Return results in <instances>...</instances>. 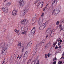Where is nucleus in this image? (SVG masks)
I'll use <instances>...</instances> for the list:
<instances>
[{"label":"nucleus","instance_id":"nucleus-22","mask_svg":"<svg viewBox=\"0 0 64 64\" xmlns=\"http://www.w3.org/2000/svg\"><path fill=\"white\" fill-rule=\"evenodd\" d=\"M37 49L36 48H35L34 49V53H36V52H37Z\"/></svg>","mask_w":64,"mask_h":64},{"label":"nucleus","instance_id":"nucleus-14","mask_svg":"<svg viewBox=\"0 0 64 64\" xmlns=\"http://www.w3.org/2000/svg\"><path fill=\"white\" fill-rule=\"evenodd\" d=\"M50 42L47 44L45 46V48H48L49 46H50Z\"/></svg>","mask_w":64,"mask_h":64},{"label":"nucleus","instance_id":"nucleus-50","mask_svg":"<svg viewBox=\"0 0 64 64\" xmlns=\"http://www.w3.org/2000/svg\"><path fill=\"white\" fill-rule=\"evenodd\" d=\"M7 0H4V2H5V1H7Z\"/></svg>","mask_w":64,"mask_h":64},{"label":"nucleus","instance_id":"nucleus-59","mask_svg":"<svg viewBox=\"0 0 64 64\" xmlns=\"http://www.w3.org/2000/svg\"><path fill=\"white\" fill-rule=\"evenodd\" d=\"M51 34H52V32H50V35H51Z\"/></svg>","mask_w":64,"mask_h":64},{"label":"nucleus","instance_id":"nucleus-7","mask_svg":"<svg viewBox=\"0 0 64 64\" xmlns=\"http://www.w3.org/2000/svg\"><path fill=\"white\" fill-rule=\"evenodd\" d=\"M3 11L5 13H7L8 12V8L6 7H4L2 8Z\"/></svg>","mask_w":64,"mask_h":64},{"label":"nucleus","instance_id":"nucleus-11","mask_svg":"<svg viewBox=\"0 0 64 64\" xmlns=\"http://www.w3.org/2000/svg\"><path fill=\"white\" fill-rule=\"evenodd\" d=\"M12 15L14 16H15L17 14V11L16 10H14L12 13Z\"/></svg>","mask_w":64,"mask_h":64},{"label":"nucleus","instance_id":"nucleus-24","mask_svg":"<svg viewBox=\"0 0 64 64\" xmlns=\"http://www.w3.org/2000/svg\"><path fill=\"white\" fill-rule=\"evenodd\" d=\"M44 28L43 27L41 26L40 27L39 29L40 30H43Z\"/></svg>","mask_w":64,"mask_h":64},{"label":"nucleus","instance_id":"nucleus-44","mask_svg":"<svg viewBox=\"0 0 64 64\" xmlns=\"http://www.w3.org/2000/svg\"><path fill=\"white\" fill-rule=\"evenodd\" d=\"M24 48H23L22 50V52H23V51H24Z\"/></svg>","mask_w":64,"mask_h":64},{"label":"nucleus","instance_id":"nucleus-48","mask_svg":"<svg viewBox=\"0 0 64 64\" xmlns=\"http://www.w3.org/2000/svg\"><path fill=\"white\" fill-rule=\"evenodd\" d=\"M57 41H58V42H59V41H60V40H59V39H58L57 40Z\"/></svg>","mask_w":64,"mask_h":64},{"label":"nucleus","instance_id":"nucleus-52","mask_svg":"<svg viewBox=\"0 0 64 64\" xmlns=\"http://www.w3.org/2000/svg\"><path fill=\"white\" fill-rule=\"evenodd\" d=\"M4 63H5L4 62H3L2 63V64H4Z\"/></svg>","mask_w":64,"mask_h":64},{"label":"nucleus","instance_id":"nucleus-53","mask_svg":"<svg viewBox=\"0 0 64 64\" xmlns=\"http://www.w3.org/2000/svg\"><path fill=\"white\" fill-rule=\"evenodd\" d=\"M61 26H62L61 24L60 25V27H61Z\"/></svg>","mask_w":64,"mask_h":64},{"label":"nucleus","instance_id":"nucleus-45","mask_svg":"<svg viewBox=\"0 0 64 64\" xmlns=\"http://www.w3.org/2000/svg\"><path fill=\"white\" fill-rule=\"evenodd\" d=\"M56 44L55 43H54L53 44V45H56Z\"/></svg>","mask_w":64,"mask_h":64},{"label":"nucleus","instance_id":"nucleus-19","mask_svg":"<svg viewBox=\"0 0 64 64\" xmlns=\"http://www.w3.org/2000/svg\"><path fill=\"white\" fill-rule=\"evenodd\" d=\"M3 62H4V64H6L8 62V60L7 59H5Z\"/></svg>","mask_w":64,"mask_h":64},{"label":"nucleus","instance_id":"nucleus-25","mask_svg":"<svg viewBox=\"0 0 64 64\" xmlns=\"http://www.w3.org/2000/svg\"><path fill=\"white\" fill-rule=\"evenodd\" d=\"M46 39H44L42 41V43H45L46 42Z\"/></svg>","mask_w":64,"mask_h":64},{"label":"nucleus","instance_id":"nucleus-46","mask_svg":"<svg viewBox=\"0 0 64 64\" xmlns=\"http://www.w3.org/2000/svg\"><path fill=\"white\" fill-rule=\"evenodd\" d=\"M62 58L63 59H64V57H62L60 58V59H62Z\"/></svg>","mask_w":64,"mask_h":64},{"label":"nucleus","instance_id":"nucleus-18","mask_svg":"<svg viewBox=\"0 0 64 64\" xmlns=\"http://www.w3.org/2000/svg\"><path fill=\"white\" fill-rule=\"evenodd\" d=\"M56 4L52 3V8H54V7H56Z\"/></svg>","mask_w":64,"mask_h":64},{"label":"nucleus","instance_id":"nucleus-10","mask_svg":"<svg viewBox=\"0 0 64 64\" xmlns=\"http://www.w3.org/2000/svg\"><path fill=\"white\" fill-rule=\"evenodd\" d=\"M28 10L27 9H26L24 10L22 12L23 13V14L22 15V16H23L25 14H26L28 12Z\"/></svg>","mask_w":64,"mask_h":64},{"label":"nucleus","instance_id":"nucleus-20","mask_svg":"<svg viewBox=\"0 0 64 64\" xmlns=\"http://www.w3.org/2000/svg\"><path fill=\"white\" fill-rule=\"evenodd\" d=\"M45 55L46 58H47V56L48 58L49 57V55H50L49 53H48V54H45Z\"/></svg>","mask_w":64,"mask_h":64},{"label":"nucleus","instance_id":"nucleus-35","mask_svg":"<svg viewBox=\"0 0 64 64\" xmlns=\"http://www.w3.org/2000/svg\"><path fill=\"white\" fill-rule=\"evenodd\" d=\"M36 19H37V18L36 17L34 18H33V20H36Z\"/></svg>","mask_w":64,"mask_h":64},{"label":"nucleus","instance_id":"nucleus-58","mask_svg":"<svg viewBox=\"0 0 64 64\" xmlns=\"http://www.w3.org/2000/svg\"><path fill=\"white\" fill-rule=\"evenodd\" d=\"M63 20L62 22L64 21V19H63Z\"/></svg>","mask_w":64,"mask_h":64},{"label":"nucleus","instance_id":"nucleus-40","mask_svg":"<svg viewBox=\"0 0 64 64\" xmlns=\"http://www.w3.org/2000/svg\"><path fill=\"white\" fill-rule=\"evenodd\" d=\"M46 7L45 8H43V11H44L45 10V9H46Z\"/></svg>","mask_w":64,"mask_h":64},{"label":"nucleus","instance_id":"nucleus-33","mask_svg":"<svg viewBox=\"0 0 64 64\" xmlns=\"http://www.w3.org/2000/svg\"><path fill=\"white\" fill-rule=\"evenodd\" d=\"M44 13H42L41 15L42 17H43V16H44Z\"/></svg>","mask_w":64,"mask_h":64},{"label":"nucleus","instance_id":"nucleus-32","mask_svg":"<svg viewBox=\"0 0 64 64\" xmlns=\"http://www.w3.org/2000/svg\"><path fill=\"white\" fill-rule=\"evenodd\" d=\"M58 63H60V64H62V61H61L58 62Z\"/></svg>","mask_w":64,"mask_h":64},{"label":"nucleus","instance_id":"nucleus-27","mask_svg":"<svg viewBox=\"0 0 64 64\" xmlns=\"http://www.w3.org/2000/svg\"><path fill=\"white\" fill-rule=\"evenodd\" d=\"M14 31L15 32H19V30H18L17 29H16Z\"/></svg>","mask_w":64,"mask_h":64},{"label":"nucleus","instance_id":"nucleus-2","mask_svg":"<svg viewBox=\"0 0 64 64\" xmlns=\"http://www.w3.org/2000/svg\"><path fill=\"white\" fill-rule=\"evenodd\" d=\"M28 57V52H26L24 54L23 58V62H25L27 60V58Z\"/></svg>","mask_w":64,"mask_h":64},{"label":"nucleus","instance_id":"nucleus-41","mask_svg":"<svg viewBox=\"0 0 64 64\" xmlns=\"http://www.w3.org/2000/svg\"><path fill=\"white\" fill-rule=\"evenodd\" d=\"M25 32H22V34H25Z\"/></svg>","mask_w":64,"mask_h":64},{"label":"nucleus","instance_id":"nucleus-4","mask_svg":"<svg viewBox=\"0 0 64 64\" xmlns=\"http://www.w3.org/2000/svg\"><path fill=\"white\" fill-rule=\"evenodd\" d=\"M19 4L20 5V7H22L24 5L25 3L23 0H20L19 2Z\"/></svg>","mask_w":64,"mask_h":64},{"label":"nucleus","instance_id":"nucleus-39","mask_svg":"<svg viewBox=\"0 0 64 64\" xmlns=\"http://www.w3.org/2000/svg\"><path fill=\"white\" fill-rule=\"evenodd\" d=\"M55 49H58V47L57 46H56L55 48H54Z\"/></svg>","mask_w":64,"mask_h":64},{"label":"nucleus","instance_id":"nucleus-6","mask_svg":"<svg viewBox=\"0 0 64 64\" xmlns=\"http://www.w3.org/2000/svg\"><path fill=\"white\" fill-rule=\"evenodd\" d=\"M43 2H40L38 4V8H42L43 6Z\"/></svg>","mask_w":64,"mask_h":64},{"label":"nucleus","instance_id":"nucleus-60","mask_svg":"<svg viewBox=\"0 0 64 64\" xmlns=\"http://www.w3.org/2000/svg\"><path fill=\"white\" fill-rule=\"evenodd\" d=\"M16 57H17V55H16Z\"/></svg>","mask_w":64,"mask_h":64},{"label":"nucleus","instance_id":"nucleus-56","mask_svg":"<svg viewBox=\"0 0 64 64\" xmlns=\"http://www.w3.org/2000/svg\"><path fill=\"white\" fill-rule=\"evenodd\" d=\"M50 64H53V63H52V62H51V63H50Z\"/></svg>","mask_w":64,"mask_h":64},{"label":"nucleus","instance_id":"nucleus-54","mask_svg":"<svg viewBox=\"0 0 64 64\" xmlns=\"http://www.w3.org/2000/svg\"><path fill=\"white\" fill-rule=\"evenodd\" d=\"M52 46H54V47L55 46V45H53Z\"/></svg>","mask_w":64,"mask_h":64},{"label":"nucleus","instance_id":"nucleus-64","mask_svg":"<svg viewBox=\"0 0 64 64\" xmlns=\"http://www.w3.org/2000/svg\"><path fill=\"white\" fill-rule=\"evenodd\" d=\"M16 33H17V34H18V32H16Z\"/></svg>","mask_w":64,"mask_h":64},{"label":"nucleus","instance_id":"nucleus-3","mask_svg":"<svg viewBox=\"0 0 64 64\" xmlns=\"http://www.w3.org/2000/svg\"><path fill=\"white\" fill-rule=\"evenodd\" d=\"M60 11L59 10H57L56 9H54L52 13V15H54L55 16H56V15L58 14L59 13V12H60Z\"/></svg>","mask_w":64,"mask_h":64},{"label":"nucleus","instance_id":"nucleus-1","mask_svg":"<svg viewBox=\"0 0 64 64\" xmlns=\"http://www.w3.org/2000/svg\"><path fill=\"white\" fill-rule=\"evenodd\" d=\"M9 47V46L8 44H7L6 46H5V43L2 42L0 44V48H2V53L3 55H5L6 54V49L7 48H8Z\"/></svg>","mask_w":64,"mask_h":64},{"label":"nucleus","instance_id":"nucleus-57","mask_svg":"<svg viewBox=\"0 0 64 64\" xmlns=\"http://www.w3.org/2000/svg\"><path fill=\"white\" fill-rule=\"evenodd\" d=\"M48 5H49V4H48L46 5V6H48Z\"/></svg>","mask_w":64,"mask_h":64},{"label":"nucleus","instance_id":"nucleus-12","mask_svg":"<svg viewBox=\"0 0 64 64\" xmlns=\"http://www.w3.org/2000/svg\"><path fill=\"white\" fill-rule=\"evenodd\" d=\"M32 42H29L28 43V45H27V46L26 48H29V47H28V46L29 45V46H30H30H31V45H32Z\"/></svg>","mask_w":64,"mask_h":64},{"label":"nucleus","instance_id":"nucleus-55","mask_svg":"<svg viewBox=\"0 0 64 64\" xmlns=\"http://www.w3.org/2000/svg\"><path fill=\"white\" fill-rule=\"evenodd\" d=\"M57 41H56V43H56V44L57 43Z\"/></svg>","mask_w":64,"mask_h":64},{"label":"nucleus","instance_id":"nucleus-13","mask_svg":"<svg viewBox=\"0 0 64 64\" xmlns=\"http://www.w3.org/2000/svg\"><path fill=\"white\" fill-rule=\"evenodd\" d=\"M44 28L47 26V24L46 23H43L41 25Z\"/></svg>","mask_w":64,"mask_h":64},{"label":"nucleus","instance_id":"nucleus-21","mask_svg":"<svg viewBox=\"0 0 64 64\" xmlns=\"http://www.w3.org/2000/svg\"><path fill=\"white\" fill-rule=\"evenodd\" d=\"M11 5V2H9L8 3L6 4V6H9Z\"/></svg>","mask_w":64,"mask_h":64},{"label":"nucleus","instance_id":"nucleus-34","mask_svg":"<svg viewBox=\"0 0 64 64\" xmlns=\"http://www.w3.org/2000/svg\"><path fill=\"white\" fill-rule=\"evenodd\" d=\"M54 32L55 30H54V29H53V30H52V31H51V32Z\"/></svg>","mask_w":64,"mask_h":64},{"label":"nucleus","instance_id":"nucleus-47","mask_svg":"<svg viewBox=\"0 0 64 64\" xmlns=\"http://www.w3.org/2000/svg\"><path fill=\"white\" fill-rule=\"evenodd\" d=\"M37 1H36V2H34V4H36V3H37Z\"/></svg>","mask_w":64,"mask_h":64},{"label":"nucleus","instance_id":"nucleus-15","mask_svg":"<svg viewBox=\"0 0 64 64\" xmlns=\"http://www.w3.org/2000/svg\"><path fill=\"white\" fill-rule=\"evenodd\" d=\"M51 32V29L50 28H48L46 31V32Z\"/></svg>","mask_w":64,"mask_h":64},{"label":"nucleus","instance_id":"nucleus-61","mask_svg":"<svg viewBox=\"0 0 64 64\" xmlns=\"http://www.w3.org/2000/svg\"><path fill=\"white\" fill-rule=\"evenodd\" d=\"M29 64V62H28L26 64Z\"/></svg>","mask_w":64,"mask_h":64},{"label":"nucleus","instance_id":"nucleus-51","mask_svg":"<svg viewBox=\"0 0 64 64\" xmlns=\"http://www.w3.org/2000/svg\"><path fill=\"white\" fill-rule=\"evenodd\" d=\"M60 31L61 30H62V28H60Z\"/></svg>","mask_w":64,"mask_h":64},{"label":"nucleus","instance_id":"nucleus-16","mask_svg":"<svg viewBox=\"0 0 64 64\" xmlns=\"http://www.w3.org/2000/svg\"><path fill=\"white\" fill-rule=\"evenodd\" d=\"M35 28L34 27L33 29L32 30L31 32H36V30L35 29Z\"/></svg>","mask_w":64,"mask_h":64},{"label":"nucleus","instance_id":"nucleus-43","mask_svg":"<svg viewBox=\"0 0 64 64\" xmlns=\"http://www.w3.org/2000/svg\"><path fill=\"white\" fill-rule=\"evenodd\" d=\"M48 37V35H47L46 36V38H47V37Z\"/></svg>","mask_w":64,"mask_h":64},{"label":"nucleus","instance_id":"nucleus-29","mask_svg":"<svg viewBox=\"0 0 64 64\" xmlns=\"http://www.w3.org/2000/svg\"><path fill=\"white\" fill-rule=\"evenodd\" d=\"M23 55V54H22L19 57V59H20L22 57V55Z\"/></svg>","mask_w":64,"mask_h":64},{"label":"nucleus","instance_id":"nucleus-63","mask_svg":"<svg viewBox=\"0 0 64 64\" xmlns=\"http://www.w3.org/2000/svg\"><path fill=\"white\" fill-rule=\"evenodd\" d=\"M50 55H52V56L53 55L52 54H50Z\"/></svg>","mask_w":64,"mask_h":64},{"label":"nucleus","instance_id":"nucleus-8","mask_svg":"<svg viewBox=\"0 0 64 64\" xmlns=\"http://www.w3.org/2000/svg\"><path fill=\"white\" fill-rule=\"evenodd\" d=\"M35 34V32H31L30 34L29 35V36L31 38H34V34Z\"/></svg>","mask_w":64,"mask_h":64},{"label":"nucleus","instance_id":"nucleus-17","mask_svg":"<svg viewBox=\"0 0 64 64\" xmlns=\"http://www.w3.org/2000/svg\"><path fill=\"white\" fill-rule=\"evenodd\" d=\"M21 44H22V43L21 42L18 43V46L19 48H21Z\"/></svg>","mask_w":64,"mask_h":64},{"label":"nucleus","instance_id":"nucleus-62","mask_svg":"<svg viewBox=\"0 0 64 64\" xmlns=\"http://www.w3.org/2000/svg\"><path fill=\"white\" fill-rule=\"evenodd\" d=\"M17 58H18H18H19V56H18L17 57Z\"/></svg>","mask_w":64,"mask_h":64},{"label":"nucleus","instance_id":"nucleus-5","mask_svg":"<svg viewBox=\"0 0 64 64\" xmlns=\"http://www.w3.org/2000/svg\"><path fill=\"white\" fill-rule=\"evenodd\" d=\"M21 23L22 24L26 25L28 23V20H21Z\"/></svg>","mask_w":64,"mask_h":64},{"label":"nucleus","instance_id":"nucleus-37","mask_svg":"<svg viewBox=\"0 0 64 64\" xmlns=\"http://www.w3.org/2000/svg\"><path fill=\"white\" fill-rule=\"evenodd\" d=\"M53 64H56V61H54L53 63Z\"/></svg>","mask_w":64,"mask_h":64},{"label":"nucleus","instance_id":"nucleus-23","mask_svg":"<svg viewBox=\"0 0 64 64\" xmlns=\"http://www.w3.org/2000/svg\"><path fill=\"white\" fill-rule=\"evenodd\" d=\"M57 0H54L52 3L56 4H57Z\"/></svg>","mask_w":64,"mask_h":64},{"label":"nucleus","instance_id":"nucleus-38","mask_svg":"<svg viewBox=\"0 0 64 64\" xmlns=\"http://www.w3.org/2000/svg\"><path fill=\"white\" fill-rule=\"evenodd\" d=\"M59 21H58L56 23V24L57 25H58L59 24Z\"/></svg>","mask_w":64,"mask_h":64},{"label":"nucleus","instance_id":"nucleus-30","mask_svg":"<svg viewBox=\"0 0 64 64\" xmlns=\"http://www.w3.org/2000/svg\"><path fill=\"white\" fill-rule=\"evenodd\" d=\"M3 30L4 32H5L6 31V29L5 28H4L3 29Z\"/></svg>","mask_w":64,"mask_h":64},{"label":"nucleus","instance_id":"nucleus-36","mask_svg":"<svg viewBox=\"0 0 64 64\" xmlns=\"http://www.w3.org/2000/svg\"><path fill=\"white\" fill-rule=\"evenodd\" d=\"M60 44H61V42H59L58 43V46H59L60 45Z\"/></svg>","mask_w":64,"mask_h":64},{"label":"nucleus","instance_id":"nucleus-26","mask_svg":"<svg viewBox=\"0 0 64 64\" xmlns=\"http://www.w3.org/2000/svg\"><path fill=\"white\" fill-rule=\"evenodd\" d=\"M21 30L22 31H24V30H25V28L24 27H22L21 28Z\"/></svg>","mask_w":64,"mask_h":64},{"label":"nucleus","instance_id":"nucleus-31","mask_svg":"<svg viewBox=\"0 0 64 64\" xmlns=\"http://www.w3.org/2000/svg\"><path fill=\"white\" fill-rule=\"evenodd\" d=\"M57 60V59L56 57L53 60V61H55V60Z\"/></svg>","mask_w":64,"mask_h":64},{"label":"nucleus","instance_id":"nucleus-49","mask_svg":"<svg viewBox=\"0 0 64 64\" xmlns=\"http://www.w3.org/2000/svg\"><path fill=\"white\" fill-rule=\"evenodd\" d=\"M60 42H62V40H60Z\"/></svg>","mask_w":64,"mask_h":64},{"label":"nucleus","instance_id":"nucleus-28","mask_svg":"<svg viewBox=\"0 0 64 64\" xmlns=\"http://www.w3.org/2000/svg\"><path fill=\"white\" fill-rule=\"evenodd\" d=\"M36 62H35V60H34L32 62V64H35Z\"/></svg>","mask_w":64,"mask_h":64},{"label":"nucleus","instance_id":"nucleus-42","mask_svg":"<svg viewBox=\"0 0 64 64\" xmlns=\"http://www.w3.org/2000/svg\"><path fill=\"white\" fill-rule=\"evenodd\" d=\"M61 47H62L61 46H60L58 47V48H60V49H61Z\"/></svg>","mask_w":64,"mask_h":64},{"label":"nucleus","instance_id":"nucleus-9","mask_svg":"<svg viewBox=\"0 0 64 64\" xmlns=\"http://www.w3.org/2000/svg\"><path fill=\"white\" fill-rule=\"evenodd\" d=\"M43 22V20L42 19L39 18L38 20V23L39 25H41Z\"/></svg>","mask_w":64,"mask_h":64}]
</instances>
